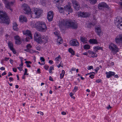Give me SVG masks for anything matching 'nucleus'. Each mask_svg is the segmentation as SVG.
<instances>
[{"instance_id": "obj_1", "label": "nucleus", "mask_w": 122, "mask_h": 122, "mask_svg": "<svg viewBox=\"0 0 122 122\" xmlns=\"http://www.w3.org/2000/svg\"><path fill=\"white\" fill-rule=\"evenodd\" d=\"M59 26L61 29H64L66 28H76L77 27V24L74 20H64L61 19L59 20Z\"/></svg>"}, {"instance_id": "obj_2", "label": "nucleus", "mask_w": 122, "mask_h": 122, "mask_svg": "<svg viewBox=\"0 0 122 122\" xmlns=\"http://www.w3.org/2000/svg\"><path fill=\"white\" fill-rule=\"evenodd\" d=\"M35 26L39 31L44 32L46 28V25L44 22L39 21L36 23Z\"/></svg>"}, {"instance_id": "obj_3", "label": "nucleus", "mask_w": 122, "mask_h": 122, "mask_svg": "<svg viewBox=\"0 0 122 122\" xmlns=\"http://www.w3.org/2000/svg\"><path fill=\"white\" fill-rule=\"evenodd\" d=\"M0 19L2 22L8 25L9 23V19L5 13L3 11H0Z\"/></svg>"}, {"instance_id": "obj_4", "label": "nucleus", "mask_w": 122, "mask_h": 122, "mask_svg": "<svg viewBox=\"0 0 122 122\" xmlns=\"http://www.w3.org/2000/svg\"><path fill=\"white\" fill-rule=\"evenodd\" d=\"M34 38L35 41L39 43H44L43 42L45 41L46 39L45 37H41L40 36V34L37 32L35 33Z\"/></svg>"}, {"instance_id": "obj_5", "label": "nucleus", "mask_w": 122, "mask_h": 122, "mask_svg": "<svg viewBox=\"0 0 122 122\" xmlns=\"http://www.w3.org/2000/svg\"><path fill=\"white\" fill-rule=\"evenodd\" d=\"M34 38L35 41L39 43H44L43 42L45 41L46 39L45 37H41L40 36V34L37 32L35 33Z\"/></svg>"}, {"instance_id": "obj_6", "label": "nucleus", "mask_w": 122, "mask_h": 122, "mask_svg": "<svg viewBox=\"0 0 122 122\" xmlns=\"http://www.w3.org/2000/svg\"><path fill=\"white\" fill-rule=\"evenodd\" d=\"M42 13L41 10L37 8H35L33 13L31 15V16L33 18H39Z\"/></svg>"}, {"instance_id": "obj_7", "label": "nucleus", "mask_w": 122, "mask_h": 122, "mask_svg": "<svg viewBox=\"0 0 122 122\" xmlns=\"http://www.w3.org/2000/svg\"><path fill=\"white\" fill-rule=\"evenodd\" d=\"M109 48L114 54L118 52L119 50V49L117 46L112 43H110L109 46Z\"/></svg>"}, {"instance_id": "obj_8", "label": "nucleus", "mask_w": 122, "mask_h": 122, "mask_svg": "<svg viewBox=\"0 0 122 122\" xmlns=\"http://www.w3.org/2000/svg\"><path fill=\"white\" fill-rule=\"evenodd\" d=\"M23 11L25 14H31V11L29 6L27 4H24L22 6Z\"/></svg>"}, {"instance_id": "obj_9", "label": "nucleus", "mask_w": 122, "mask_h": 122, "mask_svg": "<svg viewBox=\"0 0 122 122\" xmlns=\"http://www.w3.org/2000/svg\"><path fill=\"white\" fill-rule=\"evenodd\" d=\"M3 1L5 4L6 8L8 9H9L12 12L13 11V10L11 7L13 5V3L12 2H9L7 0H4Z\"/></svg>"}, {"instance_id": "obj_10", "label": "nucleus", "mask_w": 122, "mask_h": 122, "mask_svg": "<svg viewBox=\"0 0 122 122\" xmlns=\"http://www.w3.org/2000/svg\"><path fill=\"white\" fill-rule=\"evenodd\" d=\"M116 24L117 27L122 30V18L121 17H117Z\"/></svg>"}, {"instance_id": "obj_11", "label": "nucleus", "mask_w": 122, "mask_h": 122, "mask_svg": "<svg viewBox=\"0 0 122 122\" xmlns=\"http://www.w3.org/2000/svg\"><path fill=\"white\" fill-rule=\"evenodd\" d=\"M71 4L69 3L68 5H66L64 7L65 11L66 12H68V14L71 13L72 12V10L71 8Z\"/></svg>"}, {"instance_id": "obj_12", "label": "nucleus", "mask_w": 122, "mask_h": 122, "mask_svg": "<svg viewBox=\"0 0 122 122\" xmlns=\"http://www.w3.org/2000/svg\"><path fill=\"white\" fill-rule=\"evenodd\" d=\"M115 40L117 44L122 43V34H119L117 36Z\"/></svg>"}, {"instance_id": "obj_13", "label": "nucleus", "mask_w": 122, "mask_h": 122, "mask_svg": "<svg viewBox=\"0 0 122 122\" xmlns=\"http://www.w3.org/2000/svg\"><path fill=\"white\" fill-rule=\"evenodd\" d=\"M78 15L79 17H86L89 16L90 14L88 13L80 12L78 13Z\"/></svg>"}, {"instance_id": "obj_14", "label": "nucleus", "mask_w": 122, "mask_h": 122, "mask_svg": "<svg viewBox=\"0 0 122 122\" xmlns=\"http://www.w3.org/2000/svg\"><path fill=\"white\" fill-rule=\"evenodd\" d=\"M72 2L75 9L77 10H79L80 9V5L76 0H72Z\"/></svg>"}, {"instance_id": "obj_15", "label": "nucleus", "mask_w": 122, "mask_h": 122, "mask_svg": "<svg viewBox=\"0 0 122 122\" xmlns=\"http://www.w3.org/2000/svg\"><path fill=\"white\" fill-rule=\"evenodd\" d=\"M53 15L54 13L53 11H50L48 13L47 18L49 21H50L52 20Z\"/></svg>"}, {"instance_id": "obj_16", "label": "nucleus", "mask_w": 122, "mask_h": 122, "mask_svg": "<svg viewBox=\"0 0 122 122\" xmlns=\"http://www.w3.org/2000/svg\"><path fill=\"white\" fill-rule=\"evenodd\" d=\"M70 44L71 46H78L79 44L77 41L75 39L71 40L70 42Z\"/></svg>"}, {"instance_id": "obj_17", "label": "nucleus", "mask_w": 122, "mask_h": 122, "mask_svg": "<svg viewBox=\"0 0 122 122\" xmlns=\"http://www.w3.org/2000/svg\"><path fill=\"white\" fill-rule=\"evenodd\" d=\"M95 32L99 36H101L102 34L101 28L100 26H96L95 28Z\"/></svg>"}, {"instance_id": "obj_18", "label": "nucleus", "mask_w": 122, "mask_h": 122, "mask_svg": "<svg viewBox=\"0 0 122 122\" xmlns=\"http://www.w3.org/2000/svg\"><path fill=\"white\" fill-rule=\"evenodd\" d=\"M88 53L89 54L88 56L91 57L95 58L97 57V54L95 52H94L92 51L89 50L88 51Z\"/></svg>"}, {"instance_id": "obj_19", "label": "nucleus", "mask_w": 122, "mask_h": 122, "mask_svg": "<svg viewBox=\"0 0 122 122\" xmlns=\"http://www.w3.org/2000/svg\"><path fill=\"white\" fill-rule=\"evenodd\" d=\"M98 7L99 9H101L103 7H106L107 8H109L108 6L104 2H102L99 3Z\"/></svg>"}, {"instance_id": "obj_20", "label": "nucleus", "mask_w": 122, "mask_h": 122, "mask_svg": "<svg viewBox=\"0 0 122 122\" xmlns=\"http://www.w3.org/2000/svg\"><path fill=\"white\" fill-rule=\"evenodd\" d=\"M105 74L106 75V77L107 78H109L115 74V73L113 72L109 71L108 72H106Z\"/></svg>"}, {"instance_id": "obj_21", "label": "nucleus", "mask_w": 122, "mask_h": 122, "mask_svg": "<svg viewBox=\"0 0 122 122\" xmlns=\"http://www.w3.org/2000/svg\"><path fill=\"white\" fill-rule=\"evenodd\" d=\"M14 39L16 40L15 43L16 44H20L22 42L19 36H14Z\"/></svg>"}, {"instance_id": "obj_22", "label": "nucleus", "mask_w": 122, "mask_h": 122, "mask_svg": "<svg viewBox=\"0 0 122 122\" xmlns=\"http://www.w3.org/2000/svg\"><path fill=\"white\" fill-rule=\"evenodd\" d=\"M23 34L25 35H26L28 36H29L30 38L31 39H32L33 38L31 34L30 31L29 30H26L25 31L23 32Z\"/></svg>"}, {"instance_id": "obj_23", "label": "nucleus", "mask_w": 122, "mask_h": 122, "mask_svg": "<svg viewBox=\"0 0 122 122\" xmlns=\"http://www.w3.org/2000/svg\"><path fill=\"white\" fill-rule=\"evenodd\" d=\"M19 20L21 22H26L27 21V19L26 17L22 15L20 16Z\"/></svg>"}, {"instance_id": "obj_24", "label": "nucleus", "mask_w": 122, "mask_h": 122, "mask_svg": "<svg viewBox=\"0 0 122 122\" xmlns=\"http://www.w3.org/2000/svg\"><path fill=\"white\" fill-rule=\"evenodd\" d=\"M93 51L95 52H97L99 50H103L102 48V47H100L97 46H94L93 48Z\"/></svg>"}, {"instance_id": "obj_25", "label": "nucleus", "mask_w": 122, "mask_h": 122, "mask_svg": "<svg viewBox=\"0 0 122 122\" xmlns=\"http://www.w3.org/2000/svg\"><path fill=\"white\" fill-rule=\"evenodd\" d=\"M89 41V43L91 44H97L98 43L97 40L95 39H90Z\"/></svg>"}, {"instance_id": "obj_26", "label": "nucleus", "mask_w": 122, "mask_h": 122, "mask_svg": "<svg viewBox=\"0 0 122 122\" xmlns=\"http://www.w3.org/2000/svg\"><path fill=\"white\" fill-rule=\"evenodd\" d=\"M62 40L61 37L59 36H58L57 40V44L58 45H59L62 43Z\"/></svg>"}, {"instance_id": "obj_27", "label": "nucleus", "mask_w": 122, "mask_h": 122, "mask_svg": "<svg viewBox=\"0 0 122 122\" xmlns=\"http://www.w3.org/2000/svg\"><path fill=\"white\" fill-rule=\"evenodd\" d=\"M57 7L60 13H62L64 12L65 11V9H64L62 7L59 6H57Z\"/></svg>"}, {"instance_id": "obj_28", "label": "nucleus", "mask_w": 122, "mask_h": 122, "mask_svg": "<svg viewBox=\"0 0 122 122\" xmlns=\"http://www.w3.org/2000/svg\"><path fill=\"white\" fill-rule=\"evenodd\" d=\"M18 25L15 22H14L13 24V28L14 30L17 31L18 30V28L17 27Z\"/></svg>"}, {"instance_id": "obj_29", "label": "nucleus", "mask_w": 122, "mask_h": 122, "mask_svg": "<svg viewBox=\"0 0 122 122\" xmlns=\"http://www.w3.org/2000/svg\"><path fill=\"white\" fill-rule=\"evenodd\" d=\"M80 40L82 42L85 43H87L88 41L87 39L84 37H81Z\"/></svg>"}, {"instance_id": "obj_30", "label": "nucleus", "mask_w": 122, "mask_h": 122, "mask_svg": "<svg viewBox=\"0 0 122 122\" xmlns=\"http://www.w3.org/2000/svg\"><path fill=\"white\" fill-rule=\"evenodd\" d=\"M61 57L59 56L58 57L56 58L55 60L56 61V64H57L59 63V62L61 60Z\"/></svg>"}, {"instance_id": "obj_31", "label": "nucleus", "mask_w": 122, "mask_h": 122, "mask_svg": "<svg viewBox=\"0 0 122 122\" xmlns=\"http://www.w3.org/2000/svg\"><path fill=\"white\" fill-rule=\"evenodd\" d=\"M65 71L64 70H62L60 74V78L61 79H62L64 75Z\"/></svg>"}, {"instance_id": "obj_32", "label": "nucleus", "mask_w": 122, "mask_h": 122, "mask_svg": "<svg viewBox=\"0 0 122 122\" xmlns=\"http://www.w3.org/2000/svg\"><path fill=\"white\" fill-rule=\"evenodd\" d=\"M8 46L10 50L14 48L13 45L11 42H10L8 43Z\"/></svg>"}, {"instance_id": "obj_33", "label": "nucleus", "mask_w": 122, "mask_h": 122, "mask_svg": "<svg viewBox=\"0 0 122 122\" xmlns=\"http://www.w3.org/2000/svg\"><path fill=\"white\" fill-rule=\"evenodd\" d=\"M90 46L88 44H86L83 46V48L85 50H88L90 49Z\"/></svg>"}, {"instance_id": "obj_34", "label": "nucleus", "mask_w": 122, "mask_h": 122, "mask_svg": "<svg viewBox=\"0 0 122 122\" xmlns=\"http://www.w3.org/2000/svg\"><path fill=\"white\" fill-rule=\"evenodd\" d=\"M68 51L72 55H75L74 51L71 48H69L68 49Z\"/></svg>"}, {"instance_id": "obj_35", "label": "nucleus", "mask_w": 122, "mask_h": 122, "mask_svg": "<svg viewBox=\"0 0 122 122\" xmlns=\"http://www.w3.org/2000/svg\"><path fill=\"white\" fill-rule=\"evenodd\" d=\"M54 70V67L52 66H50L49 70V73L50 74H52V71L53 70Z\"/></svg>"}, {"instance_id": "obj_36", "label": "nucleus", "mask_w": 122, "mask_h": 122, "mask_svg": "<svg viewBox=\"0 0 122 122\" xmlns=\"http://www.w3.org/2000/svg\"><path fill=\"white\" fill-rule=\"evenodd\" d=\"M63 0H55V1L56 4L57 3L58 4H60L62 3L63 1Z\"/></svg>"}, {"instance_id": "obj_37", "label": "nucleus", "mask_w": 122, "mask_h": 122, "mask_svg": "<svg viewBox=\"0 0 122 122\" xmlns=\"http://www.w3.org/2000/svg\"><path fill=\"white\" fill-rule=\"evenodd\" d=\"M91 4H94L97 2V0H89Z\"/></svg>"}, {"instance_id": "obj_38", "label": "nucleus", "mask_w": 122, "mask_h": 122, "mask_svg": "<svg viewBox=\"0 0 122 122\" xmlns=\"http://www.w3.org/2000/svg\"><path fill=\"white\" fill-rule=\"evenodd\" d=\"M78 89V87L76 86H75L73 89V90L72 91L74 93H75L77 90Z\"/></svg>"}, {"instance_id": "obj_39", "label": "nucleus", "mask_w": 122, "mask_h": 122, "mask_svg": "<svg viewBox=\"0 0 122 122\" xmlns=\"http://www.w3.org/2000/svg\"><path fill=\"white\" fill-rule=\"evenodd\" d=\"M63 64L61 63V62L60 64L58 65H57V67H58V68H59L60 67H63Z\"/></svg>"}, {"instance_id": "obj_40", "label": "nucleus", "mask_w": 122, "mask_h": 122, "mask_svg": "<svg viewBox=\"0 0 122 122\" xmlns=\"http://www.w3.org/2000/svg\"><path fill=\"white\" fill-rule=\"evenodd\" d=\"M87 69L88 70H90L91 69H93V67L92 66H88L87 67Z\"/></svg>"}, {"instance_id": "obj_41", "label": "nucleus", "mask_w": 122, "mask_h": 122, "mask_svg": "<svg viewBox=\"0 0 122 122\" xmlns=\"http://www.w3.org/2000/svg\"><path fill=\"white\" fill-rule=\"evenodd\" d=\"M31 46L30 44H28L26 46V47L27 49H29L31 48Z\"/></svg>"}, {"instance_id": "obj_42", "label": "nucleus", "mask_w": 122, "mask_h": 122, "mask_svg": "<svg viewBox=\"0 0 122 122\" xmlns=\"http://www.w3.org/2000/svg\"><path fill=\"white\" fill-rule=\"evenodd\" d=\"M41 4L43 6H45L46 4L44 1H42L41 2Z\"/></svg>"}, {"instance_id": "obj_43", "label": "nucleus", "mask_w": 122, "mask_h": 122, "mask_svg": "<svg viewBox=\"0 0 122 122\" xmlns=\"http://www.w3.org/2000/svg\"><path fill=\"white\" fill-rule=\"evenodd\" d=\"M54 33L55 35L58 36L59 35V32L58 31H56L55 32H54Z\"/></svg>"}, {"instance_id": "obj_44", "label": "nucleus", "mask_w": 122, "mask_h": 122, "mask_svg": "<svg viewBox=\"0 0 122 122\" xmlns=\"http://www.w3.org/2000/svg\"><path fill=\"white\" fill-rule=\"evenodd\" d=\"M30 37L29 36L28 37H26V38H25V41H29L30 39Z\"/></svg>"}, {"instance_id": "obj_45", "label": "nucleus", "mask_w": 122, "mask_h": 122, "mask_svg": "<svg viewBox=\"0 0 122 122\" xmlns=\"http://www.w3.org/2000/svg\"><path fill=\"white\" fill-rule=\"evenodd\" d=\"M40 60L41 61L44 62L45 61V60L44 58L43 57H41L40 58Z\"/></svg>"}, {"instance_id": "obj_46", "label": "nucleus", "mask_w": 122, "mask_h": 122, "mask_svg": "<svg viewBox=\"0 0 122 122\" xmlns=\"http://www.w3.org/2000/svg\"><path fill=\"white\" fill-rule=\"evenodd\" d=\"M37 113L38 114L40 113L41 115H43L44 114V113L43 112H37Z\"/></svg>"}, {"instance_id": "obj_47", "label": "nucleus", "mask_w": 122, "mask_h": 122, "mask_svg": "<svg viewBox=\"0 0 122 122\" xmlns=\"http://www.w3.org/2000/svg\"><path fill=\"white\" fill-rule=\"evenodd\" d=\"M17 68L18 69H19L20 71H22V67H17Z\"/></svg>"}, {"instance_id": "obj_48", "label": "nucleus", "mask_w": 122, "mask_h": 122, "mask_svg": "<svg viewBox=\"0 0 122 122\" xmlns=\"http://www.w3.org/2000/svg\"><path fill=\"white\" fill-rule=\"evenodd\" d=\"M25 63L26 64H31L32 63V62L31 61H26L25 62Z\"/></svg>"}, {"instance_id": "obj_49", "label": "nucleus", "mask_w": 122, "mask_h": 122, "mask_svg": "<svg viewBox=\"0 0 122 122\" xmlns=\"http://www.w3.org/2000/svg\"><path fill=\"white\" fill-rule=\"evenodd\" d=\"M101 79H98L96 81V82L98 83H100L101 82Z\"/></svg>"}, {"instance_id": "obj_50", "label": "nucleus", "mask_w": 122, "mask_h": 122, "mask_svg": "<svg viewBox=\"0 0 122 122\" xmlns=\"http://www.w3.org/2000/svg\"><path fill=\"white\" fill-rule=\"evenodd\" d=\"M89 77L93 79L94 78V75L93 74H91L90 76Z\"/></svg>"}, {"instance_id": "obj_51", "label": "nucleus", "mask_w": 122, "mask_h": 122, "mask_svg": "<svg viewBox=\"0 0 122 122\" xmlns=\"http://www.w3.org/2000/svg\"><path fill=\"white\" fill-rule=\"evenodd\" d=\"M11 50L13 52L14 54H15L16 53V52L14 48H13V49Z\"/></svg>"}, {"instance_id": "obj_52", "label": "nucleus", "mask_w": 122, "mask_h": 122, "mask_svg": "<svg viewBox=\"0 0 122 122\" xmlns=\"http://www.w3.org/2000/svg\"><path fill=\"white\" fill-rule=\"evenodd\" d=\"M88 54H89L88 53V52H85L82 54L83 55L87 56L88 55Z\"/></svg>"}, {"instance_id": "obj_53", "label": "nucleus", "mask_w": 122, "mask_h": 122, "mask_svg": "<svg viewBox=\"0 0 122 122\" xmlns=\"http://www.w3.org/2000/svg\"><path fill=\"white\" fill-rule=\"evenodd\" d=\"M99 69V68L98 67H97L96 69L95 70V71H97Z\"/></svg>"}, {"instance_id": "obj_54", "label": "nucleus", "mask_w": 122, "mask_h": 122, "mask_svg": "<svg viewBox=\"0 0 122 122\" xmlns=\"http://www.w3.org/2000/svg\"><path fill=\"white\" fill-rule=\"evenodd\" d=\"M119 5L120 6L121 8L122 9V2H119Z\"/></svg>"}, {"instance_id": "obj_55", "label": "nucleus", "mask_w": 122, "mask_h": 122, "mask_svg": "<svg viewBox=\"0 0 122 122\" xmlns=\"http://www.w3.org/2000/svg\"><path fill=\"white\" fill-rule=\"evenodd\" d=\"M13 70L14 72H16L17 71V70L15 68H13Z\"/></svg>"}, {"instance_id": "obj_56", "label": "nucleus", "mask_w": 122, "mask_h": 122, "mask_svg": "<svg viewBox=\"0 0 122 122\" xmlns=\"http://www.w3.org/2000/svg\"><path fill=\"white\" fill-rule=\"evenodd\" d=\"M74 93L73 92V93L72 92H71L70 93L69 95L71 97H72L73 95L74 94Z\"/></svg>"}, {"instance_id": "obj_57", "label": "nucleus", "mask_w": 122, "mask_h": 122, "mask_svg": "<svg viewBox=\"0 0 122 122\" xmlns=\"http://www.w3.org/2000/svg\"><path fill=\"white\" fill-rule=\"evenodd\" d=\"M112 108V107H111L110 105H109V106H108L107 107V108L108 109V110H109V109H110V108Z\"/></svg>"}, {"instance_id": "obj_58", "label": "nucleus", "mask_w": 122, "mask_h": 122, "mask_svg": "<svg viewBox=\"0 0 122 122\" xmlns=\"http://www.w3.org/2000/svg\"><path fill=\"white\" fill-rule=\"evenodd\" d=\"M9 59H10L9 58L5 57V58L4 60L5 61H7L8 60H9Z\"/></svg>"}, {"instance_id": "obj_59", "label": "nucleus", "mask_w": 122, "mask_h": 122, "mask_svg": "<svg viewBox=\"0 0 122 122\" xmlns=\"http://www.w3.org/2000/svg\"><path fill=\"white\" fill-rule=\"evenodd\" d=\"M10 61L11 64L13 63L14 61L13 60L11 59H10Z\"/></svg>"}, {"instance_id": "obj_60", "label": "nucleus", "mask_w": 122, "mask_h": 122, "mask_svg": "<svg viewBox=\"0 0 122 122\" xmlns=\"http://www.w3.org/2000/svg\"><path fill=\"white\" fill-rule=\"evenodd\" d=\"M5 69V68L3 67H2L0 68V69L2 70H4Z\"/></svg>"}, {"instance_id": "obj_61", "label": "nucleus", "mask_w": 122, "mask_h": 122, "mask_svg": "<svg viewBox=\"0 0 122 122\" xmlns=\"http://www.w3.org/2000/svg\"><path fill=\"white\" fill-rule=\"evenodd\" d=\"M9 79L10 81H13L14 80L13 78L11 77H10Z\"/></svg>"}, {"instance_id": "obj_62", "label": "nucleus", "mask_w": 122, "mask_h": 122, "mask_svg": "<svg viewBox=\"0 0 122 122\" xmlns=\"http://www.w3.org/2000/svg\"><path fill=\"white\" fill-rule=\"evenodd\" d=\"M8 76H10L12 75V74L10 72H9L8 73Z\"/></svg>"}, {"instance_id": "obj_63", "label": "nucleus", "mask_w": 122, "mask_h": 122, "mask_svg": "<svg viewBox=\"0 0 122 122\" xmlns=\"http://www.w3.org/2000/svg\"><path fill=\"white\" fill-rule=\"evenodd\" d=\"M49 80L50 81H53V78L51 76H50L49 77Z\"/></svg>"}, {"instance_id": "obj_64", "label": "nucleus", "mask_w": 122, "mask_h": 122, "mask_svg": "<svg viewBox=\"0 0 122 122\" xmlns=\"http://www.w3.org/2000/svg\"><path fill=\"white\" fill-rule=\"evenodd\" d=\"M76 70V69L74 67H73L71 69V71H75Z\"/></svg>"}]
</instances>
